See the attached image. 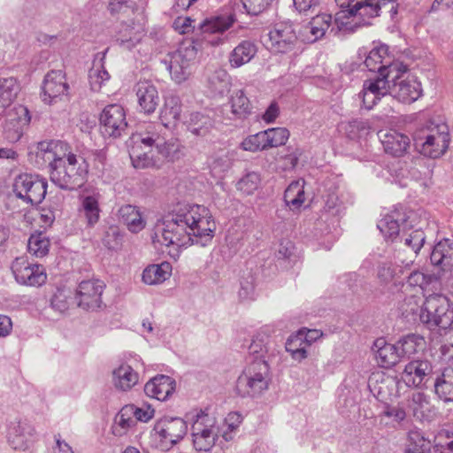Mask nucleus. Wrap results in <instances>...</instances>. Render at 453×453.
Returning a JSON list of instances; mask_svg holds the SVG:
<instances>
[{
    "instance_id": "55",
    "label": "nucleus",
    "mask_w": 453,
    "mask_h": 453,
    "mask_svg": "<svg viewBox=\"0 0 453 453\" xmlns=\"http://www.w3.org/2000/svg\"><path fill=\"white\" fill-rule=\"evenodd\" d=\"M35 264H31L26 257H17L12 264V271L18 283L21 284L28 279V273Z\"/></svg>"
},
{
    "instance_id": "57",
    "label": "nucleus",
    "mask_w": 453,
    "mask_h": 453,
    "mask_svg": "<svg viewBox=\"0 0 453 453\" xmlns=\"http://www.w3.org/2000/svg\"><path fill=\"white\" fill-rule=\"evenodd\" d=\"M28 279H25V281L21 285L30 287H39L45 283L47 280V274L42 265L35 264L32 269L28 273Z\"/></svg>"
},
{
    "instance_id": "12",
    "label": "nucleus",
    "mask_w": 453,
    "mask_h": 453,
    "mask_svg": "<svg viewBox=\"0 0 453 453\" xmlns=\"http://www.w3.org/2000/svg\"><path fill=\"white\" fill-rule=\"evenodd\" d=\"M68 90L65 73L62 70H51L44 77L42 99L45 104H51L67 97Z\"/></svg>"
},
{
    "instance_id": "7",
    "label": "nucleus",
    "mask_w": 453,
    "mask_h": 453,
    "mask_svg": "<svg viewBox=\"0 0 453 453\" xmlns=\"http://www.w3.org/2000/svg\"><path fill=\"white\" fill-rule=\"evenodd\" d=\"M218 434L216 418L202 411L197 413L191 426L195 449L198 451H209L214 446Z\"/></svg>"
},
{
    "instance_id": "58",
    "label": "nucleus",
    "mask_w": 453,
    "mask_h": 453,
    "mask_svg": "<svg viewBox=\"0 0 453 453\" xmlns=\"http://www.w3.org/2000/svg\"><path fill=\"white\" fill-rule=\"evenodd\" d=\"M408 438L409 450L412 453H423L429 449L430 441L426 440L418 431H411Z\"/></svg>"
},
{
    "instance_id": "59",
    "label": "nucleus",
    "mask_w": 453,
    "mask_h": 453,
    "mask_svg": "<svg viewBox=\"0 0 453 453\" xmlns=\"http://www.w3.org/2000/svg\"><path fill=\"white\" fill-rule=\"evenodd\" d=\"M303 150L299 148H296L289 153L282 156L279 159V163H281L280 167L284 171L293 170L299 160V157L302 156Z\"/></svg>"
},
{
    "instance_id": "15",
    "label": "nucleus",
    "mask_w": 453,
    "mask_h": 453,
    "mask_svg": "<svg viewBox=\"0 0 453 453\" xmlns=\"http://www.w3.org/2000/svg\"><path fill=\"white\" fill-rule=\"evenodd\" d=\"M35 428L27 421L12 420L7 428V440L14 449L26 450L35 436Z\"/></svg>"
},
{
    "instance_id": "53",
    "label": "nucleus",
    "mask_w": 453,
    "mask_h": 453,
    "mask_svg": "<svg viewBox=\"0 0 453 453\" xmlns=\"http://www.w3.org/2000/svg\"><path fill=\"white\" fill-rule=\"evenodd\" d=\"M264 134L268 148L283 145L289 137V131L284 127L270 128L264 131Z\"/></svg>"
},
{
    "instance_id": "9",
    "label": "nucleus",
    "mask_w": 453,
    "mask_h": 453,
    "mask_svg": "<svg viewBox=\"0 0 453 453\" xmlns=\"http://www.w3.org/2000/svg\"><path fill=\"white\" fill-rule=\"evenodd\" d=\"M155 434L159 441H154L161 450H169L187 434L188 426L180 418H163L154 426Z\"/></svg>"
},
{
    "instance_id": "18",
    "label": "nucleus",
    "mask_w": 453,
    "mask_h": 453,
    "mask_svg": "<svg viewBox=\"0 0 453 453\" xmlns=\"http://www.w3.org/2000/svg\"><path fill=\"white\" fill-rule=\"evenodd\" d=\"M30 122L27 108L19 105L15 107L8 114V119L4 126L6 138L11 142H17L23 134V127Z\"/></svg>"
},
{
    "instance_id": "45",
    "label": "nucleus",
    "mask_w": 453,
    "mask_h": 453,
    "mask_svg": "<svg viewBox=\"0 0 453 453\" xmlns=\"http://www.w3.org/2000/svg\"><path fill=\"white\" fill-rule=\"evenodd\" d=\"M302 337L303 334L297 332L288 338L285 345L286 351L290 354L294 360L298 362L303 361L308 357L307 342Z\"/></svg>"
},
{
    "instance_id": "8",
    "label": "nucleus",
    "mask_w": 453,
    "mask_h": 453,
    "mask_svg": "<svg viewBox=\"0 0 453 453\" xmlns=\"http://www.w3.org/2000/svg\"><path fill=\"white\" fill-rule=\"evenodd\" d=\"M47 181L38 175L21 173L15 178L13 192L27 203L39 204L47 192Z\"/></svg>"
},
{
    "instance_id": "40",
    "label": "nucleus",
    "mask_w": 453,
    "mask_h": 453,
    "mask_svg": "<svg viewBox=\"0 0 453 453\" xmlns=\"http://www.w3.org/2000/svg\"><path fill=\"white\" fill-rule=\"evenodd\" d=\"M286 205L291 210L299 209L305 201L304 180H297L292 181L284 193Z\"/></svg>"
},
{
    "instance_id": "33",
    "label": "nucleus",
    "mask_w": 453,
    "mask_h": 453,
    "mask_svg": "<svg viewBox=\"0 0 453 453\" xmlns=\"http://www.w3.org/2000/svg\"><path fill=\"white\" fill-rule=\"evenodd\" d=\"M172 274V265L168 262L147 266L142 272V281L147 285H157L166 280Z\"/></svg>"
},
{
    "instance_id": "6",
    "label": "nucleus",
    "mask_w": 453,
    "mask_h": 453,
    "mask_svg": "<svg viewBox=\"0 0 453 453\" xmlns=\"http://www.w3.org/2000/svg\"><path fill=\"white\" fill-rule=\"evenodd\" d=\"M419 319L429 329L449 328L453 323V308L448 297L440 294L427 296L420 309Z\"/></svg>"
},
{
    "instance_id": "64",
    "label": "nucleus",
    "mask_w": 453,
    "mask_h": 453,
    "mask_svg": "<svg viewBox=\"0 0 453 453\" xmlns=\"http://www.w3.org/2000/svg\"><path fill=\"white\" fill-rule=\"evenodd\" d=\"M383 415L392 418L395 422H401L406 418L405 411L400 406L387 407L383 411Z\"/></svg>"
},
{
    "instance_id": "34",
    "label": "nucleus",
    "mask_w": 453,
    "mask_h": 453,
    "mask_svg": "<svg viewBox=\"0 0 453 453\" xmlns=\"http://www.w3.org/2000/svg\"><path fill=\"white\" fill-rule=\"evenodd\" d=\"M181 112L180 99L177 96H168L160 111V120L165 127L174 126Z\"/></svg>"
},
{
    "instance_id": "3",
    "label": "nucleus",
    "mask_w": 453,
    "mask_h": 453,
    "mask_svg": "<svg viewBox=\"0 0 453 453\" xmlns=\"http://www.w3.org/2000/svg\"><path fill=\"white\" fill-rule=\"evenodd\" d=\"M38 150L50 166V180L63 189H75L83 185L86 167L82 157L72 153L69 145L63 141H44Z\"/></svg>"
},
{
    "instance_id": "51",
    "label": "nucleus",
    "mask_w": 453,
    "mask_h": 453,
    "mask_svg": "<svg viewBox=\"0 0 453 453\" xmlns=\"http://www.w3.org/2000/svg\"><path fill=\"white\" fill-rule=\"evenodd\" d=\"M260 182V175L257 173L250 172L237 181L236 188L244 195L249 196L252 195L258 188Z\"/></svg>"
},
{
    "instance_id": "54",
    "label": "nucleus",
    "mask_w": 453,
    "mask_h": 453,
    "mask_svg": "<svg viewBox=\"0 0 453 453\" xmlns=\"http://www.w3.org/2000/svg\"><path fill=\"white\" fill-rule=\"evenodd\" d=\"M426 242V234L421 228L404 234L403 244L417 255Z\"/></svg>"
},
{
    "instance_id": "30",
    "label": "nucleus",
    "mask_w": 453,
    "mask_h": 453,
    "mask_svg": "<svg viewBox=\"0 0 453 453\" xmlns=\"http://www.w3.org/2000/svg\"><path fill=\"white\" fill-rule=\"evenodd\" d=\"M112 380L116 388L127 391L138 383V373L127 364H121L112 372Z\"/></svg>"
},
{
    "instance_id": "32",
    "label": "nucleus",
    "mask_w": 453,
    "mask_h": 453,
    "mask_svg": "<svg viewBox=\"0 0 453 453\" xmlns=\"http://www.w3.org/2000/svg\"><path fill=\"white\" fill-rule=\"evenodd\" d=\"M407 406L413 416L419 420L428 418L433 411L429 398L422 392H414L407 400Z\"/></svg>"
},
{
    "instance_id": "50",
    "label": "nucleus",
    "mask_w": 453,
    "mask_h": 453,
    "mask_svg": "<svg viewBox=\"0 0 453 453\" xmlns=\"http://www.w3.org/2000/svg\"><path fill=\"white\" fill-rule=\"evenodd\" d=\"M410 74L406 65L392 58L389 65L386 66L385 71L380 76H376V78H382L388 81V84H395L397 81L403 79V77Z\"/></svg>"
},
{
    "instance_id": "13",
    "label": "nucleus",
    "mask_w": 453,
    "mask_h": 453,
    "mask_svg": "<svg viewBox=\"0 0 453 453\" xmlns=\"http://www.w3.org/2000/svg\"><path fill=\"white\" fill-rule=\"evenodd\" d=\"M104 284L97 280L81 281L76 290L77 305L84 310L94 311L101 306Z\"/></svg>"
},
{
    "instance_id": "28",
    "label": "nucleus",
    "mask_w": 453,
    "mask_h": 453,
    "mask_svg": "<svg viewBox=\"0 0 453 453\" xmlns=\"http://www.w3.org/2000/svg\"><path fill=\"white\" fill-rule=\"evenodd\" d=\"M392 58L393 57L388 53V47L382 44L369 51L365 59V65L370 72H378V76H380Z\"/></svg>"
},
{
    "instance_id": "35",
    "label": "nucleus",
    "mask_w": 453,
    "mask_h": 453,
    "mask_svg": "<svg viewBox=\"0 0 453 453\" xmlns=\"http://www.w3.org/2000/svg\"><path fill=\"white\" fill-rule=\"evenodd\" d=\"M257 53V46L250 41H242L231 52L229 63L232 67H240L249 63Z\"/></svg>"
},
{
    "instance_id": "43",
    "label": "nucleus",
    "mask_w": 453,
    "mask_h": 453,
    "mask_svg": "<svg viewBox=\"0 0 453 453\" xmlns=\"http://www.w3.org/2000/svg\"><path fill=\"white\" fill-rule=\"evenodd\" d=\"M100 211L98 198L96 196H86L81 198L80 212L85 217L88 226L92 227L98 222Z\"/></svg>"
},
{
    "instance_id": "37",
    "label": "nucleus",
    "mask_w": 453,
    "mask_h": 453,
    "mask_svg": "<svg viewBox=\"0 0 453 453\" xmlns=\"http://www.w3.org/2000/svg\"><path fill=\"white\" fill-rule=\"evenodd\" d=\"M134 413L133 405H126L119 411L112 426V433L114 435L122 436L136 425Z\"/></svg>"
},
{
    "instance_id": "62",
    "label": "nucleus",
    "mask_w": 453,
    "mask_h": 453,
    "mask_svg": "<svg viewBox=\"0 0 453 453\" xmlns=\"http://www.w3.org/2000/svg\"><path fill=\"white\" fill-rule=\"evenodd\" d=\"M395 268L391 264H385L379 267L378 278L382 283H388L394 280Z\"/></svg>"
},
{
    "instance_id": "36",
    "label": "nucleus",
    "mask_w": 453,
    "mask_h": 453,
    "mask_svg": "<svg viewBox=\"0 0 453 453\" xmlns=\"http://www.w3.org/2000/svg\"><path fill=\"white\" fill-rule=\"evenodd\" d=\"M231 78L224 69L215 70L208 78V88L212 96H222L229 92Z\"/></svg>"
},
{
    "instance_id": "1",
    "label": "nucleus",
    "mask_w": 453,
    "mask_h": 453,
    "mask_svg": "<svg viewBox=\"0 0 453 453\" xmlns=\"http://www.w3.org/2000/svg\"><path fill=\"white\" fill-rule=\"evenodd\" d=\"M216 224L210 211L198 204H179L171 213L157 221L153 243L188 247L194 243L205 246L211 241Z\"/></svg>"
},
{
    "instance_id": "10",
    "label": "nucleus",
    "mask_w": 453,
    "mask_h": 453,
    "mask_svg": "<svg viewBox=\"0 0 453 453\" xmlns=\"http://www.w3.org/2000/svg\"><path fill=\"white\" fill-rule=\"evenodd\" d=\"M148 134H134L130 140L129 157L132 165L136 169L155 166L159 157H156L154 148L148 141Z\"/></svg>"
},
{
    "instance_id": "2",
    "label": "nucleus",
    "mask_w": 453,
    "mask_h": 453,
    "mask_svg": "<svg viewBox=\"0 0 453 453\" xmlns=\"http://www.w3.org/2000/svg\"><path fill=\"white\" fill-rule=\"evenodd\" d=\"M235 21L234 15L218 16L205 20L201 26L202 38L186 40L178 50L168 55L164 60L166 69L176 83L185 81L191 74L193 66L197 63L198 53L202 51L203 43L218 46L224 42L223 34Z\"/></svg>"
},
{
    "instance_id": "4",
    "label": "nucleus",
    "mask_w": 453,
    "mask_h": 453,
    "mask_svg": "<svg viewBox=\"0 0 453 453\" xmlns=\"http://www.w3.org/2000/svg\"><path fill=\"white\" fill-rule=\"evenodd\" d=\"M413 141L422 155L431 158L441 157L449 148V127L442 121L430 120L415 132Z\"/></svg>"
},
{
    "instance_id": "17",
    "label": "nucleus",
    "mask_w": 453,
    "mask_h": 453,
    "mask_svg": "<svg viewBox=\"0 0 453 453\" xmlns=\"http://www.w3.org/2000/svg\"><path fill=\"white\" fill-rule=\"evenodd\" d=\"M135 92L140 111L145 114L153 113L160 101L156 86L150 81H140L135 85Z\"/></svg>"
},
{
    "instance_id": "11",
    "label": "nucleus",
    "mask_w": 453,
    "mask_h": 453,
    "mask_svg": "<svg viewBox=\"0 0 453 453\" xmlns=\"http://www.w3.org/2000/svg\"><path fill=\"white\" fill-rule=\"evenodd\" d=\"M100 125L104 136L119 137L127 127L124 108L119 104L107 105L100 115Z\"/></svg>"
},
{
    "instance_id": "60",
    "label": "nucleus",
    "mask_w": 453,
    "mask_h": 453,
    "mask_svg": "<svg viewBox=\"0 0 453 453\" xmlns=\"http://www.w3.org/2000/svg\"><path fill=\"white\" fill-rule=\"evenodd\" d=\"M272 0H242L243 7L249 14L257 15L263 12Z\"/></svg>"
},
{
    "instance_id": "5",
    "label": "nucleus",
    "mask_w": 453,
    "mask_h": 453,
    "mask_svg": "<svg viewBox=\"0 0 453 453\" xmlns=\"http://www.w3.org/2000/svg\"><path fill=\"white\" fill-rule=\"evenodd\" d=\"M271 381L270 367L266 360H251L239 375L235 390L242 397H255L268 389Z\"/></svg>"
},
{
    "instance_id": "31",
    "label": "nucleus",
    "mask_w": 453,
    "mask_h": 453,
    "mask_svg": "<svg viewBox=\"0 0 453 453\" xmlns=\"http://www.w3.org/2000/svg\"><path fill=\"white\" fill-rule=\"evenodd\" d=\"M119 217L132 233H138L146 226L140 210L134 205L126 204L121 206L119 210Z\"/></svg>"
},
{
    "instance_id": "49",
    "label": "nucleus",
    "mask_w": 453,
    "mask_h": 453,
    "mask_svg": "<svg viewBox=\"0 0 453 453\" xmlns=\"http://www.w3.org/2000/svg\"><path fill=\"white\" fill-rule=\"evenodd\" d=\"M103 59L104 57L98 62H94L88 72L89 85L95 92L100 91L103 85L110 80V74L104 65Z\"/></svg>"
},
{
    "instance_id": "48",
    "label": "nucleus",
    "mask_w": 453,
    "mask_h": 453,
    "mask_svg": "<svg viewBox=\"0 0 453 453\" xmlns=\"http://www.w3.org/2000/svg\"><path fill=\"white\" fill-rule=\"evenodd\" d=\"M384 5L380 0H365L357 2L355 7L349 11V16H359L364 19L379 16L381 6Z\"/></svg>"
},
{
    "instance_id": "56",
    "label": "nucleus",
    "mask_w": 453,
    "mask_h": 453,
    "mask_svg": "<svg viewBox=\"0 0 453 453\" xmlns=\"http://www.w3.org/2000/svg\"><path fill=\"white\" fill-rule=\"evenodd\" d=\"M241 147L242 148L243 150L251 152L267 149L268 146L265 141L264 131L250 135L244 139L241 143Z\"/></svg>"
},
{
    "instance_id": "27",
    "label": "nucleus",
    "mask_w": 453,
    "mask_h": 453,
    "mask_svg": "<svg viewBox=\"0 0 453 453\" xmlns=\"http://www.w3.org/2000/svg\"><path fill=\"white\" fill-rule=\"evenodd\" d=\"M332 24V16L327 13L318 14L303 27L305 40L314 42L326 35Z\"/></svg>"
},
{
    "instance_id": "26",
    "label": "nucleus",
    "mask_w": 453,
    "mask_h": 453,
    "mask_svg": "<svg viewBox=\"0 0 453 453\" xmlns=\"http://www.w3.org/2000/svg\"><path fill=\"white\" fill-rule=\"evenodd\" d=\"M414 212H410L407 219L398 211H395L384 216L378 223L377 226L387 241L394 242L400 232V222L405 221L414 216Z\"/></svg>"
},
{
    "instance_id": "47",
    "label": "nucleus",
    "mask_w": 453,
    "mask_h": 453,
    "mask_svg": "<svg viewBox=\"0 0 453 453\" xmlns=\"http://www.w3.org/2000/svg\"><path fill=\"white\" fill-rule=\"evenodd\" d=\"M50 242L42 232L32 234L27 242V250L35 257H43L49 253Z\"/></svg>"
},
{
    "instance_id": "61",
    "label": "nucleus",
    "mask_w": 453,
    "mask_h": 453,
    "mask_svg": "<svg viewBox=\"0 0 453 453\" xmlns=\"http://www.w3.org/2000/svg\"><path fill=\"white\" fill-rule=\"evenodd\" d=\"M122 234L116 227H111L104 238V245L110 250H116L121 244Z\"/></svg>"
},
{
    "instance_id": "21",
    "label": "nucleus",
    "mask_w": 453,
    "mask_h": 453,
    "mask_svg": "<svg viewBox=\"0 0 453 453\" xmlns=\"http://www.w3.org/2000/svg\"><path fill=\"white\" fill-rule=\"evenodd\" d=\"M378 365L384 368H391L401 361L397 344L387 342L384 338H378L372 346Z\"/></svg>"
},
{
    "instance_id": "29",
    "label": "nucleus",
    "mask_w": 453,
    "mask_h": 453,
    "mask_svg": "<svg viewBox=\"0 0 453 453\" xmlns=\"http://www.w3.org/2000/svg\"><path fill=\"white\" fill-rule=\"evenodd\" d=\"M271 349L269 330L263 328L252 338L249 346V361L265 360V357Z\"/></svg>"
},
{
    "instance_id": "23",
    "label": "nucleus",
    "mask_w": 453,
    "mask_h": 453,
    "mask_svg": "<svg viewBox=\"0 0 453 453\" xmlns=\"http://www.w3.org/2000/svg\"><path fill=\"white\" fill-rule=\"evenodd\" d=\"M147 134L148 141L150 142L156 157H159V160L162 158L173 161L179 157L180 143L176 140L165 141L164 137L157 133L148 132Z\"/></svg>"
},
{
    "instance_id": "41",
    "label": "nucleus",
    "mask_w": 453,
    "mask_h": 453,
    "mask_svg": "<svg viewBox=\"0 0 453 453\" xmlns=\"http://www.w3.org/2000/svg\"><path fill=\"white\" fill-rule=\"evenodd\" d=\"M434 390L437 395L445 402L453 401V367H446L436 380Z\"/></svg>"
},
{
    "instance_id": "19",
    "label": "nucleus",
    "mask_w": 453,
    "mask_h": 453,
    "mask_svg": "<svg viewBox=\"0 0 453 453\" xmlns=\"http://www.w3.org/2000/svg\"><path fill=\"white\" fill-rule=\"evenodd\" d=\"M380 138L384 149V151L395 157L404 156L410 148V138L402 133L395 130H389L388 132H380Z\"/></svg>"
},
{
    "instance_id": "52",
    "label": "nucleus",
    "mask_w": 453,
    "mask_h": 453,
    "mask_svg": "<svg viewBox=\"0 0 453 453\" xmlns=\"http://www.w3.org/2000/svg\"><path fill=\"white\" fill-rule=\"evenodd\" d=\"M72 293L70 290L58 288L50 300V305L53 310L59 313L66 311L72 303Z\"/></svg>"
},
{
    "instance_id": "38",
    "label": "nucleus",
    "mask_w": 453,
    "mask_h": 453,
    "mask_svg": "<svg viewBox=\"0 0 453 453\" xmlns=\"http://www.w3.org/2000/svg\"><path fill=\"white\" fill-rule=\"evenodd\" d=\"M401 358H411L413 355L424 349L425 339L414 334L402 337L397 342Z\"/></svg>"
},
{
    "instance_id": "39",
    "label": "nucleus",
    "mask_w": 453,
    "mask_h": 453,
    "mask_svg": "<svg viewBox=\"0 0 453 453\" xmlns=\"http://www.w3.org/2000/svg\"><path fill=\"white\" fill-rule=\"evenodd\" d=\"M234 157V150L221 151L215 154L210 162L211 174L216 178H222L223 175L232 167Z\"/></svg>"
},
{
    "instance_id": "24",
    "label": "nucleus",
    "mask_w": 453,
    "mask_h": 453,
    "mask_svg": "<svg viewBox=\"0 0 453 453\" xmlns=\"http://www.w3.org/2000/svg\"><path fill=\"white\" fill-rule=\"evenodd\" d=\"M431 372L432 366L427 360L415 359L405 365L402 379L408 386L418 387Z\"/></svg>"
},
{
    "instance_id": "63",
    "label": "nucleus",
    "mask_w": 453,
    "mask_h": 453,
    "mask_svg": "<svg viewBox=\"0 0 453 453\" xmlns=\"http://www.w3.org/2000/svg\"><path fill=\"white\" fill-rule=\"evenodd\" d=\"M194 22H195V20L189 17H185V18L179 17L174 20L173 27L180 34H188L190 31H192V29L194 27V26H193Z\"/></svg>"
},
{
    "instance_id": "22",
    "label": "nucleus",
    "mask_w": 453,
    "mask_h": 453,
    "mask_svg": "<svg viewBox=\"0 0 453 453\" xmlns=\"http://www.w3.org/2000/svg\"><path fill=\"white\" fill-rule=\"evenodd\" d=\"M175 390V380L167 375H157L144 386L145 394L158 401L166 400Z\"/></svg>"
},
{
    "instance_id": "42",
    "label": "nucleus",
    "mask_w": 453,
    "mask_h": 453,
    "mask_svg": "<svg viewBox=\"0 0 453 453\" xmlns=\"http://www.w3.org/2000/svg\"><path fill=\"white\" fill-rule=\"evenodd\" d=\"M19 84L14 77L0 78V107L11 105L19 92Z\"/></svg>"
},
{
    "instance_id": "14",
    "label": "nucleus",
    "mask_w": 453,
    "mask_h": 453,
    "mask_svg": "<svg viewBox=\"0 0 453 453\" xmlns=\"http://www.w3.org/2000/svg\"><path fill=\"white\" fill-rule=\"evenodd\" d=\"M423 93L421 83L412 75H407L395 84H388V95L403 104L417 101Z\"/></svg>"
},
{
    "instance_id": "44",
    "label": "nucleus",
    "mask_w": 453,
    "mask_h": 453,
    "mask_svg": "<svg viewBox=\"0 0 453 453\" xmlns=\"http://www.w3.org/2000/svg\"><path fill=\"white\" fill-rule=\"evenodd\" d=\"M213 127L211 119L200 112L191 113L188 121V129L197 136H205Z\"/></svg>"
},
{
    "instance_id": "16",
    "label": "nucleus",
    "mask_w": 453,
    "mask_h": 453,
    "mask_svg": "<svg viewBox=\"0 0 453 453\" xmlns=\"http://www.w3.org/2000/svg\"><path fill=\"white\" fill-rule=\"evenodd\" d=\"M270 49L276 53L291 51L297 41L291 25L277 24L268 34Z\"/></svg>"
},
{
    "instance_id": "25",
    "label": "nucleus",
    "mask_w": 453,
    "mask_h": 453,
    "mask_svg": "<svg viewBox=\"0 0 453 453\" xmlns=\"http://www.w3.org/2000/svg\"><path fill=\"white\" fill-rule=\"evenodd\" d=\"M430 259L434 265L440 266L442 271H451L453 269V242L444 239L435 244Z\"/></svg>"
},
{
    "instance_id": "20",
    "label": "nucleus",
    "mask_w": 453,
    "mask_h": 453,
    "mask_svg": "<svg viewBox=\"0 0 453 453\" xmlns=\"http://www.w3.org/2000/svg\"><path fill=\"white\" fill-rule=\"evenodd\" d=\"M388 95V81L382 78L369 79L365 81L362 90L363 106L371 110L381 99Z\"/></svg>"
},
{
    "instance_id": "46",
    "label": "nucleus",
    "mask_w": 453,
    "mask_h": 453,
    "mask_svg": "<svg viewBox=\"0 0 453 453\" xmlns=\"http://www.w3.org/2000/svg\"><path fill=\"white\" fill-rule=\"evenodd\" d=\"M232 113L238 119H246L251 113V104L242 89L233 93L230 98Z\"/></svg>"
}]
</instances>
